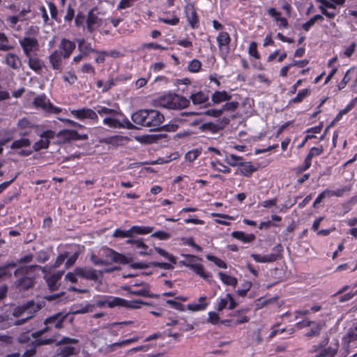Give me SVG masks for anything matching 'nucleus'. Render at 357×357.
Listing matches in <instances>:
<instances>
[{
    "label": "nucleus",
    "instance_id": "obj_1",
    "mask_svg": "<svg viewBox=\"0 0 357 357\" xmlns=\"http://www.w3.org/2000/svg\"><path fill=\"white\" fill-rule=\"evenodd\" d=\"M132 121L137 125L147 127L150 130H158L164 122V116L155 109H139L133 113Z\"/></svg>",
    "mask_w": 357,
    "mask_h": 357
},
{
    "label": "nucleus",
    "instance_id": "obj_2",
    "mask_svg": "<svg viewBox=\"0 0 357 357\" xmlns=\"http://www.w3.org/2000/svg\"><path fill=\"white\" fill-rule=\"evenodd\" d=\"M31 269H40L43 273L46 272V267H42L38 265H32L29 267L26 266L17 268L14 272V275L15 277L18 278L15 282V285L19 290H26L33 286V278L28 275V272Z\"/></svg>",
    "mask_w": 357,
    "mask_h": 357
},
{
    "label": "nucleus",
    "instance_id": "obj_3",
    "mask_svg": "<svg viewBox=\"0 0 357 357\" xmlns=\"http://www.w3.org/2000/svg\"><path fill=\"white\" fill-rule=\"evenodd\" d=\"M69 313L63 312H57L44 320L45 328L38 330L31 334L33 338H38L43 334L49 332L52 328L56 329H61L63 328V323L66 320Z\"/></svg>",
    "mask_w": 357,
    "mask_h": 357
},
{
    "label": "nucleus",
    "instance_id": "obj_4",
    "mask_svg": "<svg viewBox=\"0 0 357 357\" xmlns=\"http://www.w3.org/2000/svg\"><path fill=\"white\" fill-rule=\"evenodd\" d=\"M328 344V338L321 341L316 349V351L319 357H333L339 348V343L337 340L335 342L331 343L330 346L326 347Z\"/></svg>",
    "mask_w": 357,
    "mask_h": 357
},
{
    "label": "nucleus",
    "instance_id": "obj_5",
    "mask_svg": "<svg viewBox=\"0 0 357 357\" xmlns=\"http://www.w3.org/2000/svg\"><path fill=\"white\" fill-rule=\"evenodd\" d=\"M33 104L36 107H40L44 111L50 113L59 114L61 112V109L54 107L45 95L36 96L33 101Z\"/></svg>",
    "mask_w": 357,
    "mask_h": 357
},
{
    "label": "nucleus",
    "instance_id": "obj_6",
    "mask_svg": "<svg viewBox=\"0 0 357 357\" xmlns=\"http://www.w3.org/2000/svg\"><path fill=\"white\" fill-rule=\"evenodd\" d=\"M282 246L281 244H278L273 248L275 253H271L266 255H261L258 254H252L251 257L253 259L258 263H271L274 262L280 257V253L282 252Z\"/></svg>",
    "mask_w": 357,
    "mask_h": 357
},
{
    "label": "nucleus",
    "instance_id": "obj_7",
    "mask_svg": "<svg viewBox=\"0 0 357 357\" xmlns=\"http://www.w3.org/2000/svg\"><path fill=\"white\" fill-rule=\"evenodd\" d=\"M20 45L27 57H29L32 52H36L39 49V43L36 38L24 37L20 40Z\"/></svg>",
    "mask_w": 357,
    "mask_h": 357
},
{
    "label": "nucleus",
    "instance_id": "obj_8",
    "mask_svg": "<svg viewBox=\"0 0 357 357\" xmlns=\"http://www.w3.org/2000/svg\"><path fill=\"white\" fill-rule=\"evenodd\" d=\"M40 137L41 139L33 145V149L35 151L47 149L50 145V140L55 137V132L52 130H47L41 133Z\"/></svg>",
    "mask_w": 357,
    "mask_h": 357
},
{
    "label": "nucleus",
    "instance_id": "obj_9",
    "mask_svg": "<svg viewBox=\"0 0 357 357\" xmlns=\"http://www.w3.org/2000/svg\"><path fill=\"white\" fill-rule=\"evenodd\" d=\"M231 38L228 33L222 31L217 37L219 50L222 57H226L229 52Z\"/></svg>",
    "mask_w": 357,
    "mask_h": 357
},
{
    "label": "nucleus",
    "instance_id": "obj_10",
    "mask_svg": "<svg viewBox=\"0 0 357 357\" xmlns=\"http://www.w3.org/2000/svg\"><path fill=\"white\" fill-rule=\"evenodd\" d=\"M103 256L107 259H110L112 262L120 263L122 264H128L130 262V259L122 254L116 252L112 249L105 248L102 250Z\"/></svg>",
    "mask_w": 357,
    "mask_h": 357
},
{
    "label": "nucleus",
    "instance_id": "obj_11",
    "mask_svg": "<svg viewBox=\"0 0 357 357\" xmlns=\"http://www.w3.org/2000/svg\"><path fill=\"white\" fill-rule=\"evenodd\" d=\"M75 272L76 275L84 279L93 281H96L98 279V271L90 267H76Z\"/></svg>",
    "mask_w": 357,
    "mask_h": 357
},
{
    "label": "nucleus",
    "instance_id": "obj_12",
    "mask_svg": "<svg viewBox=\"0 0 357 357\" xmlns=\"http://www.w3.org/2000/svg\"><path fill=\"white\" fill-rule=\"evenodd\" d=\"M63 55L59 51L54 50L49 56V61L53 70L59 73L63 70Z\"/></svg>",
    "mask_w": 357,
    "mask_h": 357
},
{
    "label": "nucleus",
    "instance_id": "obj_13",
    "mask_svg": "<svg viewBox=\"0 0 357 357\" xmlns=\"http://www.w3.org/2000/svg\"><path fill=\"white\" fill-rule=\"evenodd\" d=\"M75 47V43L73 41L62 38L59 45V51L63 55V59H65L70 57Z\"/></svg>",
    "mask_w": 357,
    "mask_h": 357
},
{
    "label": "nucleus",
    "instance_id": "obj_14",
    "mask_svg": "<svg viewBox=\"0 0 357 357\" xmlns=\"http://www.w3.org/2000/svg\"><path fill=\"white\" fill-rule=\"evenodd\" d=\"M103 123L109 128H123L126 127L128 129H133L135 128V126L130 122L128 120H126L124 121V124L121 123L119 120L115 119V116H107L105 117L103 119Z\"/></svg>",
    "mask_w": 357,
    "mask_h": 357
},
{
    "label": "nucleus",
    "instance_id": "obj_15",
    "mask_svg": "<svg viewBox=\"0 0 357 357\" xmlns=\"http://www.w3.org/2000/svg\"><path fill=\"white\" fill-rule=\"evenodd\" d=\"M22 308H24L23 310L24 314H26V317L30 319L41 309V305L33 301H29L22 304Z\"/></svg>",
    "mask_w": 357,
    "mask_h": 357
},
{
    "label": "nucleus",
    "instance_id": "obj_16",
    "mask_svg": "<svg viewBox=\"0 0 357 357\" xmlns=\"http://www.w3.org/2000/svg\"><path fill=\"white\" fill-rule=\"evenodd\" d=\"M71 114L79 119H97V113L89 108H82L81 109L72 110Z\"/></svg>",
    "mask_w": 357,
    "mask_h": 357
},
{
    "label": "nucleus",
    "instance_id": "obj_17",
    "mask_svg": "<svg viewBox=\"0 0 357 357\" xmlns=\"http://www.w3.org/2000/svg\"><path fill=\"white\" fill-rule=\"evenodd\" d=\"M87 29L91 33L102 25V20L94 13L93 10L89 11L86 20Z\"/></svg>",
    "mask_w": 357,
    "mask_h": 357
},
{
    "label": "nucleus",
    "instance_id": "obj_18",
    "mask_svg": "<svg viewBox=\"0 0 357 357\" xmlns=\"http://www.w3.org/2000/svg\"><path fill=\"white\" fill-rule=\"evenodd\" d=\"M326 326V323L324 321H313L310 327V330L305 334L307 338H312L319 336L321 331Z\"/></svg>",
    "mask_w": 357,
    "mask_h": 357
},
{
    "label": "nucleus",
    "instance_id": "obj_19",
    "mask_svg": "<svg viewBox=\"0 0 357 357\" xmlns=\"http://www.w3.org/2000/svg\"><path fill=\"white\" fill-rule=\"evenodd\" d=\"M123 289L127 291L129 294H132V295L149 297V298H153V297L157 296H155L154 294H152L150 293V287L149 284H144V287H142L139 290H132L131 289V287H130V286L124 287Z\"/></svg>",
    "mask_w": 357,
    "mask_h": 357
},
{
    "label": "nucleus",
    "instance_id": "obj_20",
    "mask_svg": "<svg viewBox=\"0 0 357 357\" xmlns=\"http://www.w3.org/2000/svg\"><path fill=\"white\" fill-rule=\"evenodd\" d=\"M5 63L13 70H17L22 66V61L20 57L13 53H8L6 54Z\"/></svg>",
    "mask_w": 357,
    "mask_h": 357
},
{
    "label": "nucleus",
    "instance_id": "obj_21",
    "mask_svg": "<svg viewBox=\"0 0 357 357\" xmlns=\"http://www.w3.org/2000/svg\"><path fill=\"white\" fill-rule=\"evenodd\" d=\"M172 101L174 102L170 105V107H176V109L185 108L190 105V100L188 99L178 95H174Z\"/></svg>",
    "mask_w": 357,
    "mask_h": 357
},
{
    "label": "nucleus",
    "instance_id": "obj_22",
    "mask_svg": "<svg viewBox=\"0 0 357 357\" xmlns=\"http://www.w3.org/2000/svg\"><path fill=\"white\" fill-rule=\"evenodd\" d=\"M59 136L63 137L65 139L68 140H76L79 139H86V135H84V137H79V134L75 130H61L58 134Z\"/></svg>",
    "mask_w": 357,
    "mask_h": 357
},
{
    "label": "nucleus",
    "instance_id": "obj_23",
    "mask_svg": "<svg viewBox=\"0 0 357 357\" xmlns=\"http://www.w3.org/2000/svg\"><path fill=\"white\" fill-rule=\"evenodd\" d=\"M17 127L22 131L21 135H26L28 134L27 130L33 128V124L27 118H22L18 121Z\"/></svg>",
    "mask_w": 357,
    "mask_h": 357
},
{
    "label": "nucleus",
    "instance_id": "obj_24",
    "mask_svg": "<svg viewBox=\"0 0 357 357\" xmlns=\"http://www.w3.org/2000/svg\"><path fill=\"white\" fill-rule=\"evenodd\" d=\"M63 273V271H59L47 278V283L50 290L54 291L56 289L57 282L61 278Z\"/></svg>",
    "mask_w": 357,
    "mask_h": 357
},
{
    "label": "nucleus",
    "instance_id": "obj_25",
    "mask_svg": "<svg viewBox=\"0 0 357 357\" xmlns=\"http://www.w3.org/2000/svg\"><path fill=\"white\" fill-rule=\"evenodd\" d=\"M190 99L194 105H199L206 102L208 100V97L202 91H198L192 93L190 96Z\"/></svg>",
    "mask_w": 357,
    "mask_h": 357
},
{
    "label": "nucleus",
    "instance_id": "obj_26",
    "mask_svg": "<svg viewBox=\"0 0 357 357\" xmlns=\"http://www.w3.org/2000/svg\"><path fill=\"white\" fill-rule=\"evenodd\" d=\"M97 114H98L101 116H105V117L107 116H116L119 114H121V112L118 110L107 108L106 107L102 106H98L97 109Z\"/></svg>",
    "mask_w": 357,
    "mask_h": 357
},
{
    "label": "nucleus",
    "instance_id": "obj_27",
    "mask_svg": "<svg viewBox=\"0 0 357 357\" xmlns=\"http://www.w3.org/2000/svg\"><path fill=\"white\" fill-rule=\"evenodd\" d=\"M232 237L240 240L244 243H250L255 240V236L253 234H246L243 231H233Z\"/></svg>",
    "mask_w": 357,
    "mask_h": 357
},
{
    "label": "nucleus",
    "instance_id": "obj_28",
    "mask_svg": "<svg viewBox=\"0 0 357 357\" xmlns=\"http://www.w3.org/2000/svg\"><path fill=\"white\" fill-rule=\"evenodd\" d=\"M28 60V65L31 69L38 72L43 67V61L38 57H33L29 56Z\"/></svg>",
    "mask_w": 357,
    "mask_h": 357
},
{
    "label": "nucleus",
    "instance_id": "obj_29",
    "mask_svg": "<svg viewBox=\"0 0 357 357\" xmlns=\"http://www.w3.org/2000/svg\"><path fill=\"white\" fill-rule=\"evenodd\" d=\"M231 98V96L228 95L226 91H215L212 97V101L215 104H219L221 102L229 100Z\"/></svg>",
    "mask_w": 357,
    "mask_h": 357
},
{
    "label": "nucleus",
    "instance_id": "obj_30",
    "mask_svg": "<svg viewBox=\"0 0 357 357\" xmlns=\"http://www.w3.org/2000/svg\"><path fill=\"white\" fill-rule=\"evenodd\" d=\"M31 142L28 138H21L13 141L10 145L11 149H20L30 146Z\"/></svg>",
    "mask_w": 357,
    "mask_h": 357
},
{
    "label": "nucleus",
    "instance_id": "obj_31",
    "mask_svg": "<svg viewBox=\"0 0 357 357\" xmlns=\"http://www.w3.org/2000/svg\"><path fill=\"white\" fill-rule=\"evenodd\" d=\"M257 169L250 162H241L240 172L242 175L249 177Z\"/></svg>",
    "mask_w": 357,
    "mask_h": 357
},
{
    "label": "nucleus",
    "instance_id": "obj_32",
    "mask_svg": "<svg viewBox=\"0 0 357 357\" xmlns=\"http://www.w3.org/2000/svg\"><path fill=\"white\" fill-rule=\"evenodd\" d=\"M218 275H219V277H220L221 281L225 284L230 285V286H233V287L236 286V284L238 283L237 278L232 277L231 275H227L226 273H224L222 272H220L218 273Z\"/></svg>",
    "mask_w": 357,
    "mask_h": 357
},
{
    "label": "nucleus",
    "instance_id": "obj_33",
    "mask_svg": "<svg viewBox=\"0 0 357 357\" xmlns=\"http://www.w3.org/2000/svg\"><path fill=\"white\" fill-rule=\"evenodd\" d=\"M14 47L9 43V40L4 33L0 32V50L7 52L11 50Z\"/></svg>",
    "mask_w": 357,
    "mask_h": 357
},
{
    "label": "nucleus",
    "instance_id": "obj_34",
    "mask_svg": "<svg viewBox=\"0 0 357 357\" xmlns=\"http://www.w3.org/2000/svg\"><path fill=\"white\" fill-rule=\"evenodd\" d=\"M199 129L202 131H208L211 133H216L219 130H222L221 126H218L217 123L212 122L205 123L200 126Z\"/></svg>",
    "mask_w": 357,
    "mask_h": 357
},
{
    "label": "nucleus",
    "instance_id": "obj_35",
    "mask_svg": "<svg viewBox=\"0 0 357 357\" xmlns=\"http://www.w3.org/2000/svg\"><path fill=\"white\" fill-rule=\"evenodd\" d=\"M187 17L189 23L192 28L197 26L198 17L196 11L193 8H188L187 10Z\"/></svg>",
    "mask_w": 357,
    "mask_h": 357
},
{
    "label": "nucleus",
    "instance_id": "obj_36",
    "mask_svg": "<svg viewBox=\"0 0 357 357\" xmlns=\"http://www.w3.org/2000/svg\"><path fill=\"white\" fill-rule=\"evenodd\" d=\"M59 335H55L52 337L48 338V339H38L32 342V345L34 346V347H38L42 345H49L53 344L56 340V337Z\"/></svg>",
    "mask_w": 357,
    "mask_h": 357
},
{
    "label": "nucleus",
    "instance_id": "obj_37",
    "mask_svg": "<svg viewBox=\"0 0 357 357\" xmlns=\"http://www.w3.org/2000/svg\"><path fill=\"white\" fill-rule=\"evenodd\" d=\"M191 269L204 279H208L211 276L209 273L205 272L204 266L200 264L197 263L195 265H192Z\"/></svg>",
    "mask_w": 357,
    "mask_h": 357
},
{
    "label": "nucleus",
    "instance_id": "obj_38",
    "mask_svg": "<svg viewBox=\"0 0 357 357\" xmlns=\"http://www.w3.org/2000/svg\"><path fill=\"white\" fill-rule=\"evenodd\" d=\"M130 231L131 236L132 235L133 233L138 234H146L152 231V228L149 227L132 226L130 229Z\"/></svg>",
    "mask_w": 357,
    "mask_h": 357
},
{
    "label": "nucleus",
    "instance_id": "obj_39",
    "mask_svg": "<svg viewBox=\"0 0 357 357\" xmlns=\"http://www.w3.org/2000/svg\"><path fill=\"white\" fill-rule=\"evenodd\" d=\"M242 158L234 154H228L226 155L225 161L231 166L241 165Z\"/></svg>",
    "mask_w": 357,
    "mask_h": 357
},
{
    "label": "nucleus",
    "instance_id": "obj_40",
    "mask_svg": "<svg viewBox=\"0 0 357 357\" xmlns=\"http://www.w3.org/2000/svg\"><path fill=\"white\" fill-rule=\"evenodd\" d=\"M106 303L109 307H114L116 306L125 307L126 303H127V301L119 297H115L112 300L107 301Z\"/></svg>",
    "mask_w": 357,
    "mask_h": 357
},
{
    "label": "nucleus",
    "instance_id": "obj_41",
    "mask_svg": "<svg viewBox=\"0 0 357 357\" xmlns=\"http://www.w3.org/2000/svg\"><path fill=\"white\" fill-rule=\"evenodd\" d=\"M351 190V186H344L342 188L337 189L336 190H328V196H337V197H342L346 192H349Z\"/></svg>",
    "mask_w": 357,
    "mask_h": 357
},
{
    "label": "nucleus",
    "instance_id": "obj_42",
    "mask_svg": "<svg viewBox=\"0 0 357 357\" xmlns=\"http://www.w3.org/2000/svg\"><path fill=\"white\" fill-rule=\"evenodd\" d=\"M155 251L161 256L167 258L169 261L173 264L176 263V259L172 255L169 254L166 250L160 248H155Z\"/></svg>",
    "mask_w": 357,
    "mask_h": 357
},
{
    "label": "nucleus",
    "instance_id": "obj_43",
    "mask_svg": "<svg viewBox=\"0 0 357 357\" xmlns=\"http://www.w3.org/2000/svg\"><path fill=\"white\" fill-rule=\"evenodd\" d=\"M310 94V90L307 89L300 91L297 96L293 98L291 101L294 103H298L301 102L305 97Z\"/></svg>",
    "mask_w": 357,
    "mask_h": 357
},
{
    "label": "nucleus",
    "instance_id": "obj_44",
    "mask_svg": "<svg viewBox=\"0 0 357 357\" xmlns=\"http://www.w3.org/2000/svg\"><path fill=\"white\" fill-rule=\"evenodd\" d=\"M200 153L201 151L199 149L189 151L185 153V158L186 160H188L189 162H193L199 157Z\"/></svg>",
    "mask_w": 357,
    "mask_h": 357
},
{
    "label": "nucleus",
    "instance_id": "obj_45",
    "mask_svg": "<svg viewBox=\"0 0 357 357\" xmlns=\"http://www.w3.org/2000/svg\"><path fill=\"white\" fill-rule=\"evenodd\" d=\"M206 259L211 261H213L218 267L222 268H227V267L226 263L224 261L215 256L208 255H206Z\"/></svg>",
    "mask_w": 357,
    "mask_h": 357
},
{
    "label": "nucleus",
    "instance_id": "obj_46",
    "mask_svg": "<svg viewBox=\"0 0 357 357\" xmlns=\"http://www.w3.org/2000/svg\"><path fill=\"white\" fill-rule=\"evenodd\" d=\"M142 305H149V303L139 300L132 301H127V303H126L125 307L131 309H139L141 307Z\"/></svg>",
    "mask_w": 357,
    "mask_h": 357
},
{
    "label": "nucleus",
    "instance_id": "obj_47",
    "mask_svg": "<svg viewBox=\"0 0 357 357\" xmlns=\"http://www.w3.org/2000/svg\"><path fill=\"white\" fill-rule=\"evenodd\" d=\"M242 287H243L242 289H238L236 291V294L238 296L243 297V296H246L247 292L250 289V288L252 287V283L250 282H249V281H245L242 284Z\"/></svg>",
    "mask_w": 357,
    "mask_h": 357
},
{
    "label": "nucleus",
    "instance_id": "obj_48",
    "mask_svg": "<svg viewBox=\"0 0 357 357\" xmlns=\"http://www.w3.org/2000/svg\"><path fill=\"white\" fill-rule=\"evenodd\" d=\"M59 355L61 357H68L74 354L75 348L70 346L59 349Z\"/></svg>",
    "mask_w": 357,
    "mask_h": 357
},
{
    "label": "nucleus",
    "instance_id": "obj_49",
    "mask_svg": "<svg viewBox=\"0 0 357 357\" xmlns=\"http://www.w3.org/2000/svg\"><path fill=\"white\" fill-rule=\"evenodd\" d=\"M174 95H169L167 96L164 97L161 101L160 105L164 107H167L168 109H176V107H172L170 105L174 102L173 100Z\"/></svg>",
    "mask_w": 357,
    "mask_h": 357
},
{
    "label": "nucleus",
    "instance_id": "obj_50",
    "mask_svg": "<svg viewBox=\"0 0 357 357\" xmlns=\"http://www.w3.org/2000/svg\"><path fill=\"white\" fill-rule=\"evenodd\" d=\"M207 305L208 303L206 302L204 303H191L188 305V309L193 312L200 311L205 310Z\"/></svg>",
    "mask_w": 357,
    "mask_h": 357
},
{
    "label": "nucleus",
    "instance_id": "obj_51",
    "mask_svg": "<svg viewBox=\"0 0 357 357\" xmlns=\"http://www.w3.org/2000/svg\"><path fill=\"white\" fill-rule=\"evenodd\" d=\"M202 63L197 59H193L188 66V70L192 73H197L201 68Z\"/></svg>",
    "mask_w": 357,
    "mask_h": 357
},
{
    "label": "nucleus",
    "instance_id": "obj_52",
    "mask_svg": "<svg viewBox=\"0 0 357 357\" xmlns=\"http://www.w3.org/2000/svg\"><path fill=\"white\" fill-rule=\"evenodd\" d=\"M238 107V102H227L226 104H225L221 109L222 111V112L224 111H234L237 109V107Z\"/></svg>",
    "mask_w": 357,
    "mask_h": 357
},
{
    "label": "nucleus",
    "instance_id": "obj_53",
    "mask_svg": "<svg viewBox=\"0 0 357 357\" xmlns=\"http://www.w3.org/2000/svg\"><path fill=\"white\" fill-rule=\"evenodd\" d=\"M68 252H65V253H63V254H60V255L57 257V258H56V261H55V262H54V264L53 265V266H52V267H53L54 268H56L59 267V266H60L63 263V261H65V259H66V258H68Z\"/></svg>",
    "mask_w": 357,
    "mask_h": 357
},
{
    "label": "nucleus",
    "instance_id": "obj_54",
    "mask_svg": "<svg viewBox=\"0 0 357 357\" xmlns=\"http://www.w3.org/2000/svg\"><path fill=\"white\" fill-rule=\"evenodd\" d=\"M126 243H129V244H134L136 248H143V249H147V245H145L142 238H139V239H128L126 241Z\"/></svg>",
    "mask_w": 357,
    "mask_h": 357
},
{
    "label": "nucleus",
    "instance_id": "obj_55",
    "mask_svg": "<svg viewBox=\"0 0 357 357\" xmlns=\"http://www.w3.org/2000/svg\"><path fill=\"white\" fill-rule=\"evenodd\" d=\"M79 52H82V54L87 56L90 52H98L97 50L93 49L91 47V43H85L83 46H82L81 49L79 50Z\"/></svg>",
    "mask_w": 357,
    "mask_h": 357
},
{
    "label": "nucleus",
    "instance_id": "obj_56",
    "mask_svg": "<svg viewBox=\"0 0 357 357\" xmlns=\"http://www.w3.org/2000/svg\"><path fill=\"white\" fill-rule=\"evenodd\" d=\"M113 236L115 238H126L130 237V229L127 231H123L119 229H116V231L113 234Z\"/></svg>",
    "mask_w": 357,
    "mask_h": 357
},
{
    "label": "nucleus",
    "instance_id": "obj_57",
    "mask_svg": "<svg viewBox=\"0 0 357 357\" xmlns=\"http://www.w3.org/2000/svg\"><path fill=\"white\" fill-rule=\"evenodd\" d=\"M79 342V340L75 338H70L68 337H63L60 341L56 343L57 346L62 344H77Z\"/></svg>",
    "mask_w": 357,
    "mask_h": 357
},
{
    "label": "nucleus",
    "instance_id": "obj_58",
    "mask_svg": "<svg viewBox=\"0 0 357 357\" xmlns=\"http://www.w3.org/2000/svg\"><path fill=\"white\" fill-rule=\"evenodd\" d=\"M249 54L250 56H254L255 59H259L256 43L252 42L250 43L249 47Z\"/></svg>",
    "mask_w": 357,
    "mask_h": 357
},
{
    "label": "nucleus",
    "instance_id": "obj_59",
    "mask_svg": "<svg viewBox=\"0 0 357 357\" xmlns=\"http://www.w3.org/2000/svg\"><path fill=\"white\" fill-rule=\"evenodd\" d=\"M91 261L95 265H107L109 264L107 261L98 258L95 254L92 253L90 257Z\"/></svg>",
    "mask_w": 357,
    "mask_h": 357
},
{
    "label": "nucleus",
    "instance_id": "obj_60",
    "mask_svg": "<svg viewBox=\"0 0 357 357\" xmlns=\"http://www.w3.org/2000/svg\"><path fill=\"white\" fill-rule=\"evenodd\" d=\"M186 258H187V260H186L185 265L187 266L190 267V268H192V265H195L197 264L196 263L197 260H201L200 258H198L194 255H186Z\"/></svg>",
    "mask_w": 357,
    "mask_h": 357
},
{
    "label": "nucleus",
    "instance_id": "obj_61",
    "mask_svg": "<svg viewBox=\"0 0 357 357\" xmlns=\"http://www.w3.org/2000/svg\"><path fill=\"white\" fill-rule=\"evenodd\" d=\"M222 111L221 109H208L204 112V114L207 116H211L213 117H219L222 115Z\"/></svg>",
    "mask_w": 357,
    "mask_h": 357
},
{
    "label": "nucleus",
    "instance_id": "obj_62",
    "mask_svg": "<svg viewBox=\"0 0 357 357\" xmlns=\"http://www.w3.org/2000/svg\"><path fill=\"white\" fill-rule=\"evenodd\" d=\"M324 151V148L322 146H321L320 147H312L308 155H310L312 158L314 157V156H317V155H321Z\"/></svg>",
    "mask_w": 357,
    "mask_h": 357
},
{
    "label": "nucleus",
    "instance_id": "obj_63",
    "mask_svg": "<svg viewBox=\"0 0 357 357\" xmlns=\"http://www.w3.org/2000/svg\"><path fill=\"white\" fill-rule=\"evenodd\" d=\"M78 256H79V252H75L72 256H70L68 258L66 263V268H70L75 264V262L76 261V260L78 258Z\"/></svg>",
    "mask_w": 357,
    "mask_h": 357
},
{
    "label": "nucleus",
    "instance_id": "obj_64",
    "mask_svg": "<svg viewBox=\"0 0 357 357\" xmlns=\"http://www.w3.org/2000/svg\"><path fill=\"white\" fill-rule=\"evenodd\" d=\"M152 236L156 237L160 240H167L170 237V234L165 231H158L153 234Z\"/></svg>",
    "mask_w": 357,
    "mask_h": 357
}]
</instances>
